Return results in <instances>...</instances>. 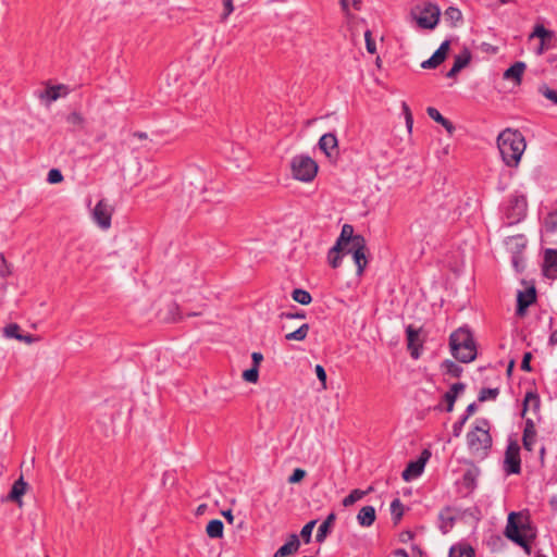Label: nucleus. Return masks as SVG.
<instances>
[{
    "mask_svg": "<svg viewBox=\"0 0 557 557\" xmlns=\"http://www.w3.org/2000/svg\"><path fill=\"white\" fill-rule=\"evenodd\" d=\"M364 39H366V47H367V50L369 53H375L376 51V46H375V41L372 39V34L370 30H367L364 33Z\"/></svg>",
    "mask_w": 557,
    "mask_h": 557,
    "instance_id": "nucleus-50",
    "label": "nucleus"
},
{
    "mask_svg": "<svg viewBox=\"0 0 557 557\" xmlns=\"http://www.w3.org/2000/svg\"><path fill=\"white\" fill-rule=\"evenodd\" d=\"M506 246L512 253L515 251L522 252L527 246V239L522 235L511 236L506 239Z\"/></svg>",
    "mask_w": 557,
    "mask_h": 557,
    "instance_id": "nucleus-29",
    "label": "nucleus"
},
{
    "mask_svg": "<svg viewBox=\"0 0 557 557\" xmlns=\"http://www.w3.org/2000/svg\"><path fill=\"white\" fill-rule=\"evenodd\" d=\"M26 486H27V483L24 482L23 478H20L18 480H16L10 491L9 496H8L9 499L16 502L21 505V503H22L21 497L25 494Z\"/></svg>",
    "mask_w": 557,
    "mask_h": 557,
    "instance_id": "nucleus-24",
    "label": "nucleus"
},
{
    "mask_svg": "<svg viewBox=\"0 0 557 557\" xmlns=\"http://www.w3.org/2000/svg\"><path fill=\"white\" fill-rule=\"evenodd\" d=\"M449 50V41L445 40L441 44L438 49L432 54L431 58L421 63L423 69H435L444 62Z\"/></svg>",
    "mask_w": 557,
    "mask_h": 557,
    "instance_id": "nucleus-11",
    "label": "nucleus"
},
{
    "mask_svg": "<svg viewBox=\"0 0 557 557\" xmlns=\"http://www.w3.org/2000/svg\"><path fill=\"white\" fill-rule=\"evenodd\" d=\"M69 94V88L65 85L49 86L44 92L40 94L41 99H47L48 103L57 101L61 97Z\"/></svg>",
    "mask_w": 557,
    "mask_h": 557,
    "instance_id": "nucleus-16",
    "label": "nucleus"
},
{
    "mask_svg": "<svg viewBox=\"0 0 557 557\" xmlns=\"http://www.w3.org/2000/svg\"><path fill=\"white\" fill-rule=\"evenodd\" d=\"M413 534L410 531H405L400 534V541L403 543H407L408 541L412 540Z\"/></svg>",
    "mask_w": 557,
    "mask_h": 557,
    "instance_id": "nucleus-58",
    "label": "nucleus"
},
{
    "mask_svg": "<svg viewBox=\"0 0 557 557\" xmlns=\"http://www.w3.org/2000/svg\"><path fill=\"white\" fill-rule=\"evenodd\" d=\"M465 389L463 383H455L450 386L449 391L445 393L444 399L447 403V411L450 412L459 393Z\"/></svg>",
    "mask_w": 557,
    "mask_h": 557,
    "instance_id": "nucleus-23",
    "label": "nucleus"
},
{
    "mask_svg": "<svg viewBox=\"0 0 557 557\" xmlns=\"http://www.w3.org/2000/svg\"><path fill=\"white\" fill-rule=\"evenodd\" d=\"M372 491V487H369L368 490L366 491H362V490H359V488H356V490H352L350 492L349 495H347L344 499H343V506L345 507H349V506H352L355 503L361 500L368 493H370Z\"/></svg>",
    "mask_w": 557,
    "mask_h": 557,
    "instance_id": "nucleus-30",
    "label": "nucleus"
},
{
    "mask_svg": "<svg viewBox=\"0 0 557 557\" xmlns=\"http://www.w3.org/2000/svg\"><path fill=\"white\" fill-rule=\"evenodd\" d=\"M548 47L546 46V44H543V41H541L540 44V47L537 48V54H542Z\"/></svg>",
    "mask_w": 557,
    "mask_h": 557,
    "instance_id": "nucleus-64",
    "label": "nucleus"
},
{
    "mask_svg": "<svg viewBox=\"0 0 557 557\" xmlns=\"http://www.w3.org/2000/svg\"><path fill=\"white\" fill-rule=\"evenodd\" d=\"M112 213L113 208L111 205L106 199H101L95 206L91 216L101 230H108L111 226Z\"/></svg>",
    "mask_w": 557,
    "mask_h": 557,
    "instance_id": "nucleus-7",
    "label": "nucleus"
},
{
    "mask_svg": "<svg viewBox=\"0 0 557 557\" xmlns=\"http://www.w3.org/2000/svg\"><path fill=\"white\" fill-rule=\"evenodd\" d=\"M292 298L300 305H309L312 300L311 295L301 288H296L292 293Z\"/></svg>",
    "mask_w": 557,
    "mask_h": 557,
    "instance_id": "nucleus-34",
    "label": "nucleus"
},
{
    "mask_svg": "<svg viewBox=\"0 0 557 557\" xmlns=\"http://www.w3.org/2000/svg\"><path fill=\"white\" fill-rule=\"evenodd\" d=\"M449 346L453 356L460 362H471L476 357V347L471 332L466 327H459L451 333Z\"/></svg>",
    "mask_w": 557,
    "mask_h": 557,
    "instance_id": "nucleus-2",
    "label": "nucleus"
},
{
    "mask_svg": "<svg viewBox=\"0 0 557 557\" xmlns=\"http://www.w3.org/2000/svg\"><path fill=\"white\" fill-rule=\"evenodd\" d=\"M375 508L373 506L362 507L357 515L358 523L364 528L371 527L375 521Z\"/></svg>",
    "mask_w": 557,
    "mask_h": 557,
    "instance_id": "nucleus-20",
    "label": "nucleus"
},
{
    "mask_svg": "<svg viewBox=\"0 0 557 557\" xmlns=\"http://www.w3.org/2000/svg\"><path fill=\"white\" fill-rule=\"evenodd\" d=\"M356 246H364L366 239L362 235H357L354 240H350L348 243H345V250L342 251L343 255H352V251Z\"/></svg>",
    "mask_w": 557,
    "mask_h": 557,
    "instance_id": "nucleus-36",
    "label": "nucleus"
},
{
    "mask_svg": "<svg viewBox=\"0 0 557 557\" xmlns=\"http://www.w3.org/2000/svg\"><path fill=\"white\" fill-rule=\"evenodd\" d=\"M511 264L517 272H522L524 269V258L522 252L515 251L511 256Z\"/></svg>",
    "mask_w": 557,
    "mask_h": 557,
    "instance_id": "nucleus-40",
    "label": "nucleus"
},
{
    "mask_svg": "<svg viewBox=\"0 0 557 557\" xmlns=\"http://www.w3.org/2000/svg\"><path fill=\"white\" fill-rule=\"evenodd\" d=\"M357 235L354 234V227L350 224H344L341 234L333 246L334 251H344L345 243L354 240Z\"/></svg>",
    "mask_w": 557,
    "mask_h": 557,
    "instance_id": "nucleus-17",
    "label": "nucleus"
},
{
    "mask_svg": "<svg viewBox=\"0 0 557 557\" xmlns=\"http://www.w3.org/2000/svg\"><path fill=\"white\" fill-rule=\"evenodd\" d=\"M66 122L73 126V129H83L85 119L79 112H72L66 116Z\"/></svg>",
    "mask_w": 557,
    "mask_h": 557,
    "instance_id": "nucleus-35",
    "label": "nucleus"
},
{
    "mask_svg": "<svg viewBox=\"0 0 557 557\" xmlns=\"http://www.w3.org/2000/svg\"><path fill=\"white\" fill-rule=\"evenodd\" d=\"M540 38L543 44H546L554 37V33L552 30L546 29L542 24L535 25L533 32L530 35V39Z\"/></svg>",
    "mask_w": 557,
    "mask_h": 557,
    "instance_id": "nucleus-31",
    "label": "nucleus"
},
{
    "mask_svg": "<svg viewBox=\"0 0 557 557\" xmlns=\"http://www.w3.org/2000/svg\"><path fill=\"white\" fill-rule=\"evenodd\" d=\"M314 371H315L317 377L319 379V381L322 384V388L325 389L326 388V372H325L324 368L321 364H317L314 368Z\"/></svg>",
    "mask_w": 557,
    "mask_h": 557,
    "instance_id": "nucleus-51",
    "label": "nucleus"
},
{
    "mask_svg": "<svg viewBox=\"0 0 557 557\" xmlns=\"http://www.w3.org/2000/svg\"><path fill=\"white\" fill-rule=\"evenodd\" d=\"M499 394L498 388H482L479 394V400L480 401H486L490 399H495Z\"/></svg>",
    "mask_w": 557,
    "mask_h": 557,
    "instance_id": "nucleus-41",
    "label": "nucleus"
},
{
    "mask_svg": "<svg viewBox=\"0 0 557 557\" xmlns=\"http://www.w3.org/2000/svg\"><path fill=\"white\" fill-rule=\"evenodd\" d=\"M476 410V405L474 403L470 404L467 409H466V414L465 416H468V418L473 414Z\"/></svg>",
    "mask_w": 557,
    "mask_h": 557,
    "instance_id": "nucleus-59",
    "label": "nucleus"
},
{
    "mask_svg": "<svg viewBox=\"0 0 557 557\" xmlns=\"http://www.w3.org/2000/svg\"><path fill=\"white\" fill-rule=\"evenodd\" d=\"M223 4H224V14L222 15V20L224 21L234 11V7H233L232 0H224Z\"/></svg>",
    "mask_w": 557,
    "mask_h": 557,
    "instance_id": "nucleus-55",
    "label": "nucleus"
},
{
    "mask_svg": "<svg viewBox=\"0 0 557 557\" xmlns=\"http://www.w3.org/2000/svg\"><path fill=\"white\" fill-rule=\"evenodd\" d=\"M553 218H550L549 220L546 221L545 225H546V228L550 232H554L557 230V225L552 221Z\"/></svg>",
    "mask_w": 557,
    "mask_h": 557,
    "instance_id": "nucleus-60",
    "label": "nucleus"
},
{
    "mask_svg": "<svg viewBox=\"0 0 557 557\" xmlns=\"http://www.w3.org/2000/svg\"><path fill=\"white\" fill-rule=\"evenodd\" d=\"M536 431L535 425L531 419L525 420V426L523 430V446L527 450L531 451L535 444Z\"/></svg>",
    "mask_w": 557,
    "mask_h": 557,
    "instance_id": "nucleus-19",
    "label": "nucleus"
},
{
    "mask_svg": "<svg viewBox=\"0 0 557 557\" xmlns=\"http://www.w3.org/2000/svg\"><path fill=\"white\" fill-rule=\"evenodd\" d=\"M366 252H367V244L364 246H356L355 245V249H354L351 256H352L354 262L357 265L358 275L362 274L364 268L368 264Z\"/></svg>",
    "mask_w": 557,
    "mask_h": 557,
    "instance_id": "nucleus-21",
    "label": "nucleus"
},
{
    "mask_svg": "<svg viewBox=\"0 0 557 557\" xmlns=\"http://www.w3.org/2000/svg\"><path fill=\"white\" fill-rule=\"evenodd\" d=\"M543 273L548 278H557V249L545 250Z\"/></svg>",
    "mask_w": 557,
    "mask_h": 557,
    "instance_id": "nucleus-12",
    "label": "nucleus"
},
{
    "mask_svg": "<svg viewBox=\"0 0 557 557\" xmlns=\"http://www.w3.org/2000/svg\"><path fill=\"white\" fill-rule=\"evenodd\" d=\"M442 368L446 371V373L455 377H458L462 371V369L451 360H445L442 363Z\"/></svg>",
    "mask_w": 557,
    "mask_h": 557,
    "instance_id": "nucleus-37",
    "label": "nucleus"
},
{
    "mask_svg": "<svg viewBox=\"0 0 557 557\" xmlns=\"http://www.w3.org/2000/svg\"><path fill=\"white\" fill-rule=\"evenodd\" d=\"M318 146L329 159L338 154V140L334 133H326L322 135L319 139Z\"/></svg>",
    "mask_w": 557,
    "mask_h": 557,
    "instance_id": "nucleus-10",
    "label": "nucleus"
},
{
    "mask_svg": "<svg viewBox=\"0 0 557 557\" xmlns=\"http://www.w3.org/2000/svg\"><path fill=\"white\" fill-rule=\"evenodd\" d=\"M336 520V515L334 512H331L326 519L320 524L315 540L318 543L324 542L326 536L329 535L331 528L333 527L334 522Z\"/></svg>",
    "mask_w": 557,
    "mask_h": 557,
    "instance_id": "nucleus-22",
    "label": "nucleus"
},
{
    "mask_svg": "<svg viewBox=\"0 0 557 557\" xmlns=\"http://www.w3.org/2000/svg\"><path fill=\"white\" fill-rule=\"evenodd\" d=\"M530 527L527 519L518 512H510L505 529V535L521 547H528L527 535Z\"/></svg>",
    "mask_w": 557,
    "mask_h": 557,
    "instance_id": "nucleus-4",
    "label": "nucleus"
},
{
    "mask_svg": "<svg viewBox=\"0 0 557 557\" xmlns=\"http://www.w3.org/2000/svg\"><path fill=\"white\" fill-rule=\"evenodd\" d=\"M403 108H404V113H405V117H406V125L410 132L412 128V123H413L412 115H411V112L406 103H403Z\"/></svg>",
    "mask_w": 557,
    "mask_h": 557,
    "instance_id": "nucleus-54",
    "label": "nucleus"
},
{
    "mask_svg": "<svg viewBox=\"0 0 557 557\" xmlns=\"http://www.w3.org/2000/svg\"><path fill=\"white\" fill-rule=\"evenodd\" d=\"M440 9L437 5L429 3L422 10L420 16L417 17V23L421 28L432 29L440 20Z\"/></svg>",
    "mask_w": 557,
    "mask_h": 557,
    "instance_id": "nucleus-8",
    "label": "nucleus"
},
{
    "mask_svg": "<svg viewBox=\"0 0 557 557\" xmlns=\"http://www.w3.org/2000/svg\"><path fill=\"white\" fill-rule=\"evenodd\" d=\"M525 70V64L523 62H516L510 67H508L504 73L505 79H515L518 83L521 81V76Z\"/></svg>",
    "mask_w": 557,
    "mask_h": 557,
    "instance_id": "nucleus-25",
    "label": "nucleus"
},
{
    "mask_svg": "<svg viewBox=\"0 0 557 557\" xmlns=\"http://www.w3.org/2000/svg\"><path fill=\"white\" fill-rule=\"evenodd\" d=\"M251 358H252L253 367L258 369L260 362L263 359L262 354H260V352H252Z\"/></svg>",
    "mask_w": 557,
    "mask_h": 557,
    "instance_id": "nucleus-57",
    "label": "nucleus"
},
{
    "mask_svg": "<svg viewBox=\"0 0 557 557\" xmlns=\"http://www.w3.org/2000/svg\"><path fill=\"white\" fill-rule=\"evenodd\" d=\"M428 115L434 120L435 122L440 123L442 126H444L446 128V131L451 134L454 131H455V127L454 125L451 124V122H449L447 119H445L437 109L433 108V107H429L428 110Z\"/></svg>",
    "mask_w": 557,
    "mask_h": 557,
    "instance_id": "nucleus-26",
    "label": "nucleus"
},
{
    "mask_svg": "<svg viewBox=\"0 0 557 557\" xmlns=\"http://www.w3.org/2000/svg\"><path fill=\"white\" fill-rule=\"evenodd\" d=\"M223 522L219 519H213L207 524L206 532L211 539H221L223 536Z\"/></svg>",
    "mask_w": 557,
    "mask_h": 557,
    "instance_id": "nucleus-27",
    "label": "nucleus"
},
{
    "mask_svg": "<svg viewBox=\"0 0 557 557\" xmlns=\"http://www.w3.org/2000/svg\"><path fill=\"white\" fill-rule=\"evenodd\" d=\"M425 467V458H419L414 461H410L401 473L403 479L406 482H410L419 478Z\"/></svg>",
    "mask_w": 557,
    "mask_h": 557,
    "instance_id": "nucleus-13",
    "label": "nucleus"
},
{
    "mask_svg": "<svg viewBox=\"0 0 557 557\" xmlns=\"http://www.w3.org/2000/svg\"><path fill=\"white\" fill-rule=\"evenodd\" d=\"M527 199L523 195H512L504 207L506 224L513 225L522 221L527 214Z\"/></svg>",
    "mask_w": 557,
    "mask_h": 557,
    "instance_id": "nucleus-6",
    "label": "nucleus"
},
{
    "mask_svg": "<svg viewBox=\"0 0 557 557\" xmlns=\"http://www.w3.org/2000/svg\"><path fill=\"white\" fill-rule=\"evenodd\" d=\"M11 274L10 265L7 263L3 253H0V277L7 278Z\"/></svg>",
    "mask_w": 557,
    "mask_h": 557,
    "instance_id": "nucleus-48",
    "label": "nucleus"
},
{
    "mask_svg": "<svg viewBox=\"0 0 557 557\" xmlns=\"http://www.w3.org/2000/svg\"><path fill=\"white\" fill-rule=\"evenodd\" d=\"M342 258H343L342 251H334L333 247L330 249V251L327 253V259H329V263L332 268H334V269L338 268L341 265Z\"/></svg>",
    "mask_w": 557,
    "mask_h": 557,
    "instance_id": "nucleus-39",
    "label": "nucleus"
},
{
    "mask_svg": "<svg viewBox=\"0 0 557 557\" xmlns=\"http://www.w3.org/2000/svg\"><path fill=\"white\" fill-rule=\"evenodd\" d=\"M519 446L510 443L505 453V470L508 474H517L520 472V455Z\"/></svg>",
    "mask_w": 557,
    "mask_h": 557,
    "instance_id": "nucleus-9",
    "label": "nucleus"
},
{
    "mask_svg": "<svg viewBox=\"0 0 557 557\" xmlns=\"http://www.w3.org/2000/svg\"><path fill=\"white\" fill-rule=\"evenodd\" d=\"M534 301H535L534 287L518 292V296H517L518 313L522 314L524 312V310Z\"/></svg>",
    "mask_w": 557,
    "mask_h": 557,
    "instance_id": "nucleus-15",
    "label": "nucleus"
},
{
    "mask_svg": "<svg viewBox=\"0 0 557 557\" xmlns=\"http://www.w3.org/2000/svg\"><path fill=\"white\" fill-rule=\"evenodd\" d=\"M309 329H310L309 324L305 323V324L300 325L296 331L287 333L285 335V338L287 341H298V342H301V341H304L307 337Z\"/></svg>",
    "mask_w": 557,
    "mask_h": 557,
    "instance_id": "nucleus-33",
    "label": "nucleus"
},
{
    "mask_svg": "<svg viewBox=\"0 0 557 557\" xmlns=\"http://www.w3.org/2000/svg\"><path fill=\"white\" fill-rule=\"evenodd\" d=\"M300 541L297 534H290L287 542L282 545L273 557H286L293 555L299 549Z\"/></svg>",
    "mask_w": 557,
    "mask_h": 557,
    "instance_id": "nucleus-14",
    "label": "nucleus"
},
{
    "mask_svg": "<svg viewBox=\"0 0 557 557\" xmlns=\"http://www.w3.org/2000/svg\"><path fill=\"white\" fill-rule=\"evenodd\" d=\"M407 333V341H408V348L411 350V356L414 359L419 358L418 349L414 347V342L418 339V331L414 330L411 325L407 326L406 329Z\"/></svg>",
    "mask_w": 557,
    "mask_h": 557,
    "instance_id": "nucleus-32",
    "label": "nucleus"
},
{
    "mask_svg": "<svg viewBox=\"0 0 557 557\" xmlns=\"http://www.w3.org/2000/svg\"><path fill=\"white\" fill-rule=\"evenodd\" d=\"M315 523V520H311L308 523H306L301 529L300 535L304 539L305 543L307 544L310 543L311 541V534Z\"/></svg>",
    "mask_w": 557,
    "mask_h": 557,
    "instance_id": "nucleus-44",
    "label": "nucleus"
},
{
    "mask_svg": "<svg viewBox=\"0 0 557 557\" xmlns=\"http://www.w3.org/2000/svg\"><path fill=\"white\" fill-rule=\"evenodd\" d=\"M445 17L453 23L460 22L462 20V13L459 9L449 7L445 11Z\"/></svg>",
    "mask_w": 557,
    "mask_h": 557,
    "instance_id": "nucleus-43",
    "label": "nucleus"
},
{
    "mask_svg": "<svg viewBox=\"0 0 557 557\" xmlns=\"http://www.w3.org/2000/svg\"><path fill=\"white\" fill-rule=\"evenodd\" d=\"M293 177L300 182H311L318 173L317 162L309 156H295L290 161Z\"/></svg>",
    "mask_w": 557,
    "mask_h": 557,
    "instance_id": "nucleus-5",
    "label": "nucleus"
},
{
    "mask_svg": "<svg viewBox=\"0 0 557 557\" xmlns=\"http://www.w3.org/2000/svg\"><path fill=\"white\" fill-rule=\"evenodd\" d=\"M449 557H474V550L468 544H457L450 547Z\"/></svg>",
    "mask_w": 557,
    "mask_h": 557,
    "instance_id": "nucleus-28",
    "label": "nucleus"
},
{
    "mask_svg": "<svg viewBox=\"0 0 557 557\" xmlns=\"http://www.w3.org/2000/svg\"><path fill=\"white\" fill-rule=\"evenodd\" d=\"M394 555L397 556V557H409L408 553L403 549V548H398L394 552Z\"/></svg>",
    "mask_w": 557,
    "mask_h": 557,
    "instance_id": "nucleus-61",
    "label": "nucleus"
},
{
    "mask_svg": "<svg viewBox=\"0 0 557 557\" xmlns=\"http://www.w3.org/2000/svg\"><path fill=\"white\" fill-rule=\"evenodd\" d=\"M549 342L553 345H557V329L552 333L549 337Z\"/></svg>",
    "mask_w": 557,
    "mask_h": 557,
    "instance_id": "nucleus-63",
    "label": "nucleus"
},
{
    "mask_svg": "<svg viewBox=\"0 0 557 557\" xmlns=\"http://www.w3.org/2000/svg\"><path fill=\"white\" fill-rule=\"evenodd\" d=\"M47 181L50 183V184H58V183H61L63 181V175L61 173L60 170L58 169H51L49 172H48V176H47Z\"/></svg>",
    "mask_w": 557,
    "mask_h": 557,
    "instance_id": "nucleus-47",
    "label": "nucleus"
},
{
    "mask_svg": "<svg viewBox=\"0 0 557 557\" xmlns=\"http://www.w3.org/2000/svg\"><path fill=\"white\" fill-rule=\"evenodd\" d=\"M488 429V421L486 419H479L474 428L467 434L468 447L475 457H485L492 446V436Z\"/></svg>",
    "mask_w": 557,
    "mask_h": 557,
    "instance_id": "nucleus-3",
    "label": "nucleus"
},
{
    "mask_svg": "<svg viewBox=\"0 0 557 557\" xmlns=\"http://www.w3.org/2000/svg\"><path fill=\"white\" fill-rule=\"evenodd\" d=\"M467 420H468V416H463L460 418L459 421L454 423V425H453L454 436H456V437L460 436V434L462 432L463 424L466 423Z\"/></svg>",
    "mask_w": 557,
    "mask_h": 557,
    "instance_id": "nucleus-52",
    "label": "nucleus"
},
{
    "mask_svg": "<svg viewBox=\"0 0 557 557\" xmlns=\"http://www.w3.org/2000/svg\"><path fill=\"white\" fill-rule=\"evenodd\" d=\"M4 335L10 338L22 339V334L20 333V326L15 323H11L7 325L3 330Z\"/></svg>",
    "mask_w": 557,
    "mask_h": 557,
    "instance_id": "nucleus-42",
    "label": "nucleus"
},
{
    "mask_svg": "<svg viewBox=\"0 0 557 557\" xmlns=\"http://www.w3.org/2000/svg\"><path fill=\"white\" fill-rule=\"evenodd\" d=\"M259 377V370L255 367L243 372V379L249 383H256Z\"/></svg>",
    "mask_w": 557,
    "mask_h": 557,
    "instance_id": "nucleus-46",
    "label": "nucleus"
},
{
    "mask_svg": "<svg viewBox=\"0 0 557 557\" xmlns=\"http://www.w3.org/2000/svg\"><path fill=\"white\" fill-rule=\"evenodd\" d=\"M391 512L396 521H399L404 515V505L400 499L395 498L391 504Z\"/></svg>",
    "mask_w": 557,
    "mask_h": 557,
    "instance_id": "nucleus-38",
    "label": "nucleus"
},
{
    "mask_svg": "<svg viewBox=\"0 0 557 557\" xmlns=\"http://www.w3.org/2000/svg\"><path fill=\"white\" fill-rule=\"evenodd\" d=\"M134 137H137L138 139L146 140L148 138V135L144 132H136L134 133Z\"/></svg>",
    "mask_w": 557,
    "mask_h": 557,
    "instance_id": "nucleus-62",
    "label": "nucleus"
},
{
    "mask_svg": "<svg viewBox=\"0 0 557 557\" xmlns=\"http://www.w3.org/2000/svg\"><path fill=\"white\" fill-rule=\"evenodd\" d=\"M541 95H543L546 99L550 100L553 103L557 104V90L549 88L547 85H542L539 88Z\"/></svg>",
    "mask_w": 557,
    "mask_h": 557,
    "instance_id": "nucleus-45",
    "label": "nucleus"
},
{
    "mask_svg": "<svg viewBox=\"0 0 557 557\" xmlns=\"http://www.w3.org/2000/svg\"><path fill=\"white\" fill-rule=\"evenodd\" d=\"M531 358H532L531 352H525L524 354L523 359L521 361V369L522 370L531 371V366H530Z\"/></svg>",
    "mask_w": 557,
    "mask_h": 557,
    "instance_id": "nucleus-56",
    "label": "nucleus"
},
{
    "mask_svg": "<svg viewBox=\"0 0 557 557\" xmlns=\"http://www.w3.org/2000/svg\"><path fill=\"white\" fill-rule=\"evenodd\" d=\"M281 319H305L306 314L302 311L298 312H282L280 314Z\"/></svg>",
    "mask_w": 557,
    "mask_h": 557,
    "instance_id": "nucleus-53",
    "label": "nucleus"
},
{
    "mask_svg": "<svg viewBox=\"0 0 557 557\" xmlns=\"http://www.w3.org/2000/svg\"><path fill=\"white\" fill-rule=\"evenodd\" d=\"M306 476V471L304 469L297 468L294 470L292 475L288 478V483L295 484L300 482Z\"/></svg>",
    "mask_w": 557,
    "mask_h": 557,
    "instance_id": "nucleus-49",
    "label": "nucleus"
},
{
    "mask_svg": "<svg viewBox=\"0 0 557 557\" xmlns=\"http://www.w3.org/2000/svg\"><path fill=\"white\" fill-rule=\"evenodd\" d=\"M497 147L506 165L518 166L527 144L519 131L507 128L498 135Z\"/></svg>",
    "mask_w": 557,
    "mask_h": 557,
    "instance_id": "nucleus-1",
    "label": "nucleus"
},
{
    "mask_svg": "<svg viewBox=\"0 0 557 557\" xmlns=\"http://www.w3.org/2000/svg\"><path fill=\"white\" fill-rule=\"evenodd\" d=\"M471 60V54L468 50L455 57L451 69L447 72L446 76L455 77L463 67H466Z\"/></svg>",
    "mask_w": 557,
    "mask_h": 557,
    "instance_id": "nucleus-18",
    "label": "nucleus"
}]
</instances>
